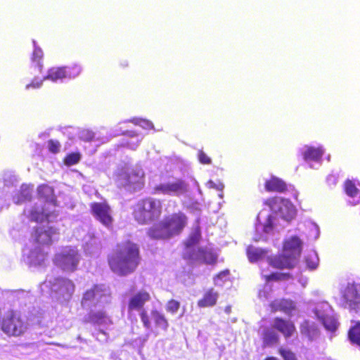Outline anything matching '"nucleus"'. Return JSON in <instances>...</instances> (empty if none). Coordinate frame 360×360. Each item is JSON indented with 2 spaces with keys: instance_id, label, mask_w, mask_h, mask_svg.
<instances>
[{
  "instance_id": "nucleus-1",
  "label": "nucleus",
  "mask_w": 360,
  "mask_h": 360,
  "mask_svg": "<svg viewBox=\"0 0 360 360\" xmlns=\"http://www.w3.org/2000/svg\"><path fill=\"white\" fill-rule=\"evenodd\" d=\"M110 300V292L108 286L105 285H95L91 289L87 290L83 295L81 302L84 309L90 310V313L86 316L85 321L97 324H107L110 322L105 313L102 311H94V309L101 307Z\"/></svg>"
},
{
  "instance_id": "nucleus-2",
  "label": "nucleus",
  "mask_w": 360,
  "mask_h": 360,
  "mask_svg": "<svg viewBox=\"0 0 360 360\" xmlns=\"http://www.w3.org/2000/svg\"><path fill=\"white\" fill-rule=\"evenodd\" d=\"M138 246L131 242L124 244L109 258L108 262L111 270L121 276L133 272L139 262Z\"/></svg>"
},
{
  "instance_id": "nucleus-3",
  "label": "nucleus",
  "mask_w": 360,
  "mask_h": 360,
  "mask_svg": "<svg viewBox=\"0 0 360 360\" xmlns=\"http://www.w3.org/2000/svg\"><path fill=\"white\" fill-rule=\"evenodd\" d=\"M187 224V217L182 213L174 214L153 226L148 235L154 239H167L179 235Z\"/></svg>"
},
{
  "instance_id": "nucleus-4",
  "label": "nucleus",
  "mask_w": 360,
  "mask_h": 360,
  "mask_svg": "<svg viewBox=\"0 0 360 360\" xmlns=\"http://www.w3.org/2000/svg\"><path fill=\"white\" fill-rule=\"evenodd\" d=\"M37 191L40 202L39 205L36 204L32 207L30 212L29 217L32 221L36 222L44 221V220L52 221L57 217V214L54 210L49 207L45 208L42 203L45 202L51 208H54L56 200L53 189L49 186L41 185L38 187Z\"/></svg>"
},
{
  "instance_id": "nucleus-5",
  "label": "nucleus",
  "mask_w": 360,
  "mask_h": 360,
  "mask_svg": "<svg viewBox=\"0 0 360 360\" xmlns=\"http://www.w3.org/2000/svg\"><path fill=\"white\" fill-rule=\"evenodd\" d=\"M302 243L297 236H292L285 240L282 255L274 257H267V262L274 268L292 269L297 262L302 251Z\"/></svg>"
},
{
  "instance_id": "nucleus-6",
  "label": "nucleus",
  "mask_w": 360,
  "mask_h": 360,
  "mask_svg": "<svg viewBox=\"0 0 360 360\" xmlns=\"http://www.w3.org/2000/svg\"><path fill=\"white\" fill-rule=\"evenodd\" d=\"M201 238L199 228H195L185 242L184 257L193 261L212 264L217 260V256L210 250L200 248L197 246Z\"/></svg>"
},
{
  "instance_id": "nucleus-7",
  "label": "nucleus",
  "mask_w": 360,
  "mask_h": 360,
  "mask_svg": "<svg viewBox=\"0 0 360 360\" xmlns=\"http://www.w3.org/2000/svg\"><path fill=\"white\" fill-rule=\"evenodd\" d=\"M161 212L160 200L149 198L138 202L134 210V216L139 224H147L157 220Z\"/></svg>"
},
{
  "instance_id": "nucleus-8",
  "label": "nucleus",
  "mask_w": 360,
  "mask_h": 360,
  "mask_svg": "<svg viewBox=\"0 0 360 360\" xmlns=\"http://www.w3.org/2000/svg\"><path fill=\"white\" fill-rule=\"evenodd\" d=\"M44 284L51 288L54 297L60 303L68 302L75 292L73 282L66 278L49 277Z\"/></svg>"
},
{
  "instance_id": "nucleus-9",
  "label": "nucleus",
  "mask_w": 360,
  "mask_h": 360,
  "mask_svg": "<svg viewBox=\"0 0 360 360\" xmlns=\"http://www.w3.org/2000/svg\"><path fill=\"white\" fill-rule=\"evenodd\" d=\"M143 176L144 172L140 167L128 168L118 175L117 184L127 191L136 192L141 190Z\"/></svg>"
},
{
  "instance_id": "nucleus-10",
  "label": "nucleus",
  "mask_w": 360,
  "mask_h": 360,
  "mask_svg": "<svg viewBox=\"0 0 360 360\" xmlns=\"http://www.w3.org/2000/svg\"><path fill=\"white\" fill-rule=\"evenodd\" d=\"M81 259V255L75 248L68 246L55 255L54 263L64 271H74Z\"/></svg>"
},
{
  "instance_id": "nucleus-11",
  "label": "nucleus",
  "mask_w": 360,
  "mask_h": 360,
  "mask_svg": "<svg viewBox=\"0 0 360 360\" xmlns=\"http://www.w3.org/2000/svg\"><path fill=\"white\" fill-rule=\"evenodd\" d=\"M271 210L286 221H291L295 216V209L287 199L276 197L266 201Z\"/></svg>"
},
{
  "instance_id": "nucleus-12",
  "label": "nucleus",
  "mask_w": 360,
  "mask_h": 360,
  "mask_svg": "<svg viewBox=\"0 0 360 360\" xmlns=\"http://www.w3.org/2000/svg\"><path fill=\"white\" fill-rule=\"evenodd\" d=\"M189 189V185L182 179L160 184L154 187L155 194H164L173 196H180L186 194Z\"/></svg>"
},
{
  "instance_id": "nucleus-13",
  "label": "nucleus",
  "mask_w": 360,
  "mask_h": 360,
  "mask_svg": "<svg viewBox=\"0 0 360 360\" xmlns=\"http://www.w3.org/2000/svg\"><path fill=\"white\" fill-rule=\"evenodd\" d=\"M26 323L16 313H11L3 320L2 330L9 335L18 336L26 330Z\"/></svg>"
},
{
  "instance_id": "nucleus-14",
  "label": "nucleus",
  "mask_w": 360,
  "mask_h": 360,
  "mask_svg": "<svg viewBox=\"0 0 360 360\" xmlns=\"http://www.w3.org/2000/svg\"><path fill=\"white\" fill-rule=\"evenodd\" d=\"M58 232L56 229L49 226H38L33 235L36 242L43 245H50L58 238Z\"/></svg>"
},
{
  "instance_id": "nucleus-15",
  "label": "nucleus",
  "mask_w": 360,
  "mask_h": 360,
  "mask_svg": "<svg viewBox=\"0 0 360 360\" xmlns=\"http://www.w3.org/2000/svg\"><path fill=\"white\" fill-rule=\"evenodd\" d=\"M91 210L96 218L104 226L109 227L111 225L112 219L110 207L108 205L103 203H94L91 206Z\"/></svg>"
},
{
  "instance_id": "nucleus-16",
  "label": "nucleus",
  "mask_w": 360,
  "mask_h": 360,
  "mask_svg": "<svg viewBox=\"0 0 360 360\" xmlns=\"http://www.w3.org/2000/svg\"><path fill=\"white\" fill-rule=\"evenodd\" d=\"M343 304L350 308L355 309L360 304V288L354 285H348L343 292Z\"/></svg>"
},
{
  "instance_id": "nucleus-17",
  "label": "nucleus",
  "mask_w": 360,
  "mask_h": 360,
  "mask_svg": "<svg viewBox=\"0 0 360 360\" xmlns=\"http://www.w3.org/2000/svg\"><path fill=\"white\" fill-rule=\"evenodd\" d=\"M150 300V295L146 290H141L134 293L129 300V311H141L146 302Z\"/></svg>"
},
{
  "instance_id": "nucleus-18",
  "label": "nucleus",
  "mask_w": 360,
  "mask_h": 360,
  "mask_svg": "<svg viewBox=\"0 0 360 360\" xmlns=\"http://www.w3.org/2000/svg\"><path fill=\"white\" fill-rule=\"evenodd\" d=\"M84 251L91 255L97 254L101 248V239L98 234L94 232L88 233L84 238Z\"/></svg>"
},
{
  "instance_id": "nucleus-19",
  "label": "nucleus",
  "mask_w": 360,
  "mask_h": 360,
  "mask_svg": "<svg viewBox=\"0 0 360 360\" xmlns=\"http://www.w3.org/2000/svg\"><path fill=\"white\" fill-rule=\"evenodd\" d=\"M302 335L307 337L310 340L316 339L319 335V330L317 325L314 322L304 321L300 327Z\"/></svg>"
},
{
  "instance_id": "nucleus-20",
  "label": "nucleus",
  "mask_w": 360,
  "mask_h": 360,
  "mask_svg": "<svg viewBox=\"0 0 360 360\" xmlns=\"http://www.w3.org/2000/svg\"><path fill=\"white\" fill-rule=\"evenodd\" d=\"M274 327L282 333L286 338L290 337L295 330V326L291 322L279 318H276L274 320Z\"/></svg>"
},
{
  "instance_id": "nucleus-21",
  "label": "nucleus",
  "mask_w": 360,
  "mask_h": 360,
  "mask_svg": "<svg viewBox=\"0 0 360 360\" xmlns=\"http://www.w3.org/2000/svg\"><path fill=\"white\" fill-rule=\"evenodd\" d=\"M46 258V255L40 247H36L32 250L28 257L30 263L34 266L41 265L44 262Z\"/></svg>"
},
{
  "instance_id": "nucleus-22",
  "label": "nucleus",
  "mask_w": 360,
  "mask_h": 360,
  "mask_svg": "<svg viewBox=\"0 0 360 360\" xmlns=\"http://www.w3.org/2000/svg\"><path fill=\"white\" fill-rule=\"evenodd\" d=\"M218 297L219 293L212 288L205 292L202 299L198 301V305L200 307H213L215 305Z\"/></svg>"
},
{
  "instance_id": "nucleus-23",
  "label": "nucleus",
  "mask_w": 360,
  "mask_h": 360,
  "mask_svg": "<svg viewBox=\"0 0 360 360\" xmlns=\"http://www.w3.org/2000/svg\"><path fill=\"white\" fill-rule=\"evenodd\" d=\"M271 308L274 311H282L286 314H290L294 309L295 305L291 300H276L272 302Z\"/></svg>"
},
{
  "instance_id": "nucleus-24",
  "label": "nucleus",
  "mask_w": 360,
  "mask_h": 360,
  "mask_svg": "<svg viewBox=\"0 0 360 360\" xmlns=\"http://www.w3.org/2000/svg\"><path fill=\"white\" fill-rule=\"evenodd\" d=\"M305 148L306 150L303 153V156L307 162H319L321 160L323 155V151L321 148H315L309 146H306Z\"/></svg>"
},
{
  "instance_id": "nucleus-25",
  "label": "nucleus",
  "mask_w": 360,
  "mask_h": 360,
  "mask_svg": "<svg viewBox=\"0 0 360 360\" xmlns=\"http://www.w3.org/2000/svg\"><path fill=\"white\" fill-rule=\"evenodd\" d=\"M266 254L267 252L266 250L254 246H249L247 249V255L251 262L264 259Z\"/></svg>"
},
{
  "instance_id": "nucleus-26",
  "label": "nucleus",
  "mask_w": 360,
  "mask_h": 360,
  "mask_svg": "<svg viewBox=\"0 0 360 360\" xmlns=\"http://www.w3.org/2000/svg\"><path fill=\"white\" fill-rule=\"evenodd\" d=\"M265 187L268 191L283 192L285 190L286 185L281 179L273 177L266 182Z\"/></svg>"
},
{
  "instance_id": "nucleus-27",
  "label": "nucleus",
  "mask_w": 360,
  "mask_h": 360,
  "mask_svg": "<svg viewBox=\"0 0 360 360\" xmlns=\"http://www.w3.org/2000/svg\"><path fill=\"white\" fill-rule=\"evenodd\" d=\"M316 316L322 320V323L326 330L330 332H335L337 328L336 320L331 316H324L323 314H320L317 309L315 311Z\"/></svg>"
},
{
  "instance_id": "nucleus-28",
  "label": "nucleus",
  "mask_w": 360,
  "mask_h": 360,
  "mask_svg": "<svg viewBox=\"0 0 360 360\" xmlns=\"http://www.w3.org/2000/svg\"><path fill=\"white\" fill-rule=\"evenodd\" d=\"M68 76L70 77V75H68L64 68H52L49 71L48 75L44 79L56 82L57 79H63Z\"/></svg>"
},
{
  "instance_id": "nucleus-29",
  "label": "nucleus",
  "mask_w": 360,
  "mask_h": 360,
  "mask_svg": "<svg viewBox=\"0 0 360 360\" xmlns=\"http://www.w3.org/2000/svg\"><path fill=\"white\" fill-rule=\"evenodd\" d=\"M343 191L348 196L351 198L357 196L359 193V190L356 186L354 182L350 179H347L345 181L343 185Z\"/></svg>"
},
{
  "instance_id": "nucleus-30",
  "label": "nucleus",
  "mask_w": 360,
  "mask_h": 360,
  "mask_svg": "<svg viewBox=\"0 0 360 360\" xmlns=\"http://www.w3.org/2000/svg\"><path fill=\"white\" fill-rule=\"evenodd\" d=\"M348 336L352 342L360 346V322L349 330Z\"/></svg>"
},
{
  "instance_id": "nucleus-31",
  "label": "nucleus",
  "mask_w": 360,
  "mask_h": 360,
  "mask_svg": "<svg viewBox=\"0 0 360 360\" xmlns=\"http://www.w3.org/2000/svg\"><path fill=\"white\" fill-rule=\"evenodd\" d=\"M31 193L32 188H30L29 186H22L20 193L17 198H14L15 202L19 204L25 200H30L31 198Z\"/></svg>"
},
{
  "instance_id": "nucleus-32",
  "label": "nucleus",
  "mask_w": 360,
  "mask_h": 360,
  "mask_svg": "<svg viewBox=\"0 0 360 360\" xmlns=\"http://www.w3.org/2000/svg\"><path fill=\"white\" fill-rule=\"evenodd\" d=\"M278 335L274 328H268L264 334V341L268 345H274L278 342Z\"/></svg>"
},
{
  "instance_id": "nucleus-33",
  "label": "nucleus",
  "mask_w": 360,
  "mask_h": 360,
  "mask_svg": "<svg viewBox=\"0 0 360 360\" xmlns=\"http://www.w3.org/2000/svg\"><path fill=\"white\" fill-rule=\"evenodd\" d=\"M152 318L153 319L156 325L164 330L168 327V323L165 316L158 311H153L151 313Z\"/></svg>"
},
{
  "instance_id": "nucleus-34",
  "label": "nucleus",
  "mask_w": 360,
  "mask_h": 360,
  "mask_svg": "<svg viewBox=\"0 0 360 360\" xmlns=\"http://www.w3.org/2000/svg\"><path fill=\"white\" fill-rule=\"evenodd\" d=\"M274 220V216L269 215L264 224H259L256 226V231L259 232L260 231H262L266 233H269L273 229Z\"/></svg>"
},
{
  "instance_id": "nucleus-35",
  "label": "nucleus",
  "mask_w": 360,
  "mask_h": 360,
  "mask_svg": "<svg viewBox=\"0 0 360 360\" xmlns=\"http://www.w3.org/2000/svg\"><path fill=\"white\" fill-rule=\"evenodd\" d=\"M306 263L309 268L314 269L318 266L319 258L316 252H314L306 258Z\"/></svg>"
},
{
  "instance_id": "nucleus-36",
  "label": "nucleus",
  "mask_w": 360,
  "mask_h": 360,
  "mask_svg": "<svg viewBox=\"0 0 360 360\" xmlns=\"http://www.w3.org/2000/svg\"><path fill=\"white\" fill-rule=\"evenodd\" d=\"M279 354L283 360H297L295 354L289 349L281 347L279 349Z\"/></svg>"
},
{
  "instance_id": "nucleus-37",
  "label": "nucleus",
  "mask_w": 360,
  "mask_h": 360,
  "mask_svg": "<svg viewBox=\"0 0 360 360\" xmlns=\"http://www.w3.org/2000/svg\"><path fill=\"white\" fill-rule=\"evenodd\" d=\"M180 303L174 300H169L166 306L167 311L175 314L179 309Z\"/></svg>"
},
{
  "instance_id": "nucleus-38",
  "label": "nucleus",
  "mask_w": 360,
  "mask_h": 360,
  "mask_svg": "<svg viewBox=\"0 0 360 360\" xmlns=\"http://www.w3.org/2000/svg\"><path fill=\"white\" fill-rule=\"evenodd\" d=\"M80 160V155L79 153H71L68 155L65 162L67 165H72L77 163Z\"/></svg>"
},
{
  "instance_id": "nucleus-39",
  "label": "nucleus",
  "mask_w": 360,
  "mask_h": 360,
  "mask_svg": "<svg viewBox=\"0 0 360 360\" xmlns=\"http://www.w3.org/2000/svg\"><path fill=\"white\" fill-rule=\"evenodd\" d=\"M79 138L84 141H91L94 137V134L91 131L84 129L79 132Z\"/></svg>"
},
{
  "instance_id": "nucleus-40",
  "label": "nucleus",
  "mask_w": 360,
  "mask_h": 360,
  "mask_svg": "<svg viewBox=\"0 0 360 360\" xmlns=\"http://www.w3.org/2000/svg\"><path fill=\"white\" fill-rule=\"evenodd\" d=\"M140 311H141L140 316H141V321L143 323V326L146 328H149L150 327V321L149 320V317L147 314L146 311L145 309H143Z\"/></svg>"
},
{
  "instance_id": "nucleus-41",
  "label": "nucleus",
  "mask_w": 360,
  "mask_h": 360,
  "mask_svg": "<svg viewBox=\"0 0 360 360\" xmlns=\"http://www.w3.org/2000/svg\"><path fill=\"white\" fill-rule=\"evenodd\" d=\"M48 146L49 148V150L52 153H58L60 150V143L57 141L50 140L48 142Z\"/></svg>"
},
{
  "instance_id": "nucleus-42",
  "label": "nucleus",
  "mask_w": 360,
  "mask_h": 360,
  "mask_svg": "<svg viewBox=\"0 0 360 360\" xmlns=\"http://www.w3.org/2000/svg\"><path fill=\"white\" fill-rule=\"evenodd\" d=\"M33 44H34V45H35V41H33ZM42 56H43V52H42L41 49L40 48L34 46V50L33 52L32 60L34 61H37V60L41 59L42 58Z\"/></svg>"
},
{
  "instance_id": "nucleus-43",
  "label": "nucleus",
  "mask_w": 360,
  "mask_h": 360,
  "mask_svg": "<svg viewBox=\"0 0 360 360\" xmlns=\"http://www.w3.org/2000/svg\"><path fill=\"white\" fill-rule=\"evenodd\" d=\"M198 160L202 164H210L211 159L202 151L200 150L198 153Z\"/></svg>"
},
{
  "instance_id": "nucleus-44",
  "label": "nucleus",
  "mask_w": 360,
  "mask_h": 360,
  "mask_svg": "<svg viewBox=\"0 0 360 360\" xmlns=\"http://www.w3.org/2000/svg\"><path fill=\"white\" fill-rule=\"evenodd\" d=\"M288 276V274H272L270 276L267 277L268 280H275V281H279V280H283L286 279V278Z\"/></svg>"
},
{
  "instance_id": "nucleus-45",
  "label": "nucleus",
  "mask_w": 360,
  "mask_h": 360,
  "mask_svg": "<svg viewBox=\"0 0 360 360\" xmlns=\"http://www.w3.org/2000/svg\"><path fill=\"white\" fill-rule=\"evenodd\" d=\"M42 81L40 82H34L33 81L30 84H27L26 86V89H29L30 86H32L33 88H39L41 86Z\"/></svg>"
},
{
  "instance_id": "nucleus-46",
  "label": "nucleus",
  "mask_w": 360,
  "mask_h": 360,
  "mask_svg": "<svg viewBox=\"0 0 360 360\" xmlns=\"http://www.w3.org/2000/svg\"><path fill=\"white\" fill-rule=\"evenodd\" d=\"M228 274H229L228 270L224 271H221V273H219L217 276V279L214 280L215 283L217 284V279L223 278L227 276Z\"/></svg>"
},
{
  "instance_id": "nucleus-47",
  "label": "nucleus",
  "mask_w": 360,
  "mask_h": 360,
  "mask_svg": "<svg viewBox=\"0 0 360 360\" xmlns=\"http://www.w3.org/2000/svg\"><path fill=\"white\" fill-rule=\"evenodd\" d=\"M141 123L142 124H141V126L145 129L150 128L153 127V124L149 121L143 120L141 121Z\"/></svg>"
},
{
  "instance_id": "nucleus-48",
  "label": "nucleus",
  "mask_w": 360,
  "mask_h": 360,
  "mask_svg": "<svg viewBox=\"0 0 360 360\" xmlns=\"http://www.w3.org/2000/svg\"><path fill=\"white\" fill-rule=\"evenodd\" d=\"M207 185L210 188H214L216 186V184L211 180L207 182Z\"/></svg>"
},
{
  "instance_id": "nucleus-49",
  "label": "nucleus",
  "mask_w": 360,
  "mask_h": 360,
  "mask_svg": "<svg viewBox=\"0 0 360 360\" xmlns=\"http://www.w3.org/2000/svg\"><path fill=\"white\" fill-rule=\"evenodd\" d=\"M231 310V306H227V307H226V308H225V309H224L225 312H226V314H230Z\"/></svg>"
},
{
  "instance_id": "nucleus-50",
  "label": "nucleus",
  "mask_w": 360,
  "mask_h": 360,
  "mask_svg": "<svg viewBox=\"0 0 360 360\" xmlns=\"http://www.w3.org/2000/svg\"><path fill=\"white\" fill-rule=\"evenodd\" d=\"M224 188V186L222 184H219V185H216L215 188L216 189L219 190V191H221Z\"/></svg>"
},
{
  "instance_id": "nucleus-51",
  "label": "nucleus",
  "mask_w": 360,
  "mask_h": 360,
  "mask_svg": "<svg viewBox=\"0 0 360 360\" xmlns=\"http://www.w3.org/2000/svg\"><path fill=\"white\" fill-rule=\"evenodd\" d=\"M265 360H278L276 357H268Z\"/></svg>"
},
{
  "instance_id": "nucleus-52",
  "label": "nucleus",
  "mask_w": 360,
  "mask_h": 360,
  "mask_svg": "<svg viewBox=\"0 0 360 360\" xmlns=\"http://www.w3.org/2000/svg\"><path fill=\"white\" fill-rule=\"evenodd\" d=\"M262 213L260 212L257 217V219H259L262 217Z\"/></svg>"
},
{
  "instance_id": "nucleus-53",
  "label": "nucleus",
  "mask_w": 360,
  "mask_h": 360,
  "mask_svg": "<svg viewBox=\"0 0 360 360\" xmlns=\"http://www.w3.org/2000/svg\"><path fill=\"white\" fill-rule=\"evenodd\" d=\"M148 338L146 337L144 339H143V342H146Z\"/></svg>"
},
{
  "instance_id": "nucleus-54",
  "label": "nucleus",
  "mask_w": 360,
  "mask_h": 360,
  "mask_svg": "<svg viewBox=\"0 0 360 360\" xmlns=\"http://www.w3.org/2000/svg\"><path fill=\"white\" fill-rule=\"evenodd\" d=\"M311 168H314V166L313 165H310Z\"/></svg>"
}]
</instances>
